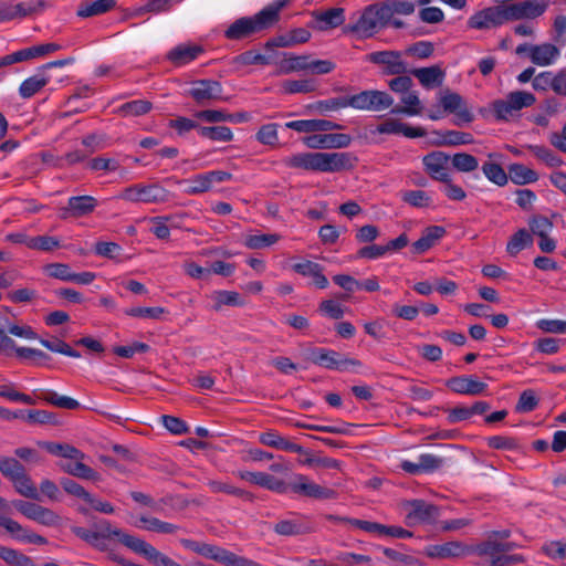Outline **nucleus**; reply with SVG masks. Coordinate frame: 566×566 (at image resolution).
Instances as JSON below:
<instances>
[{
	"instance_id": "nucleus-19",
	"label": "nucleus",
	"mask_w": 566,
	"mask_h": 566,
	"mask_svg": "<svg viewBox=\"0 0 566 566\" xmlns=\"http://www.w3.org/2000/svg\"><path fill=\"white\" fill-rule=\"evenodd\" d=\"M282 67L285 71H332L336 67L328 60H314L310 56H294L287 53L283 54Z\"/></svg>"
},
{
	"instance_id": "nucleus-43",
	"label": "nucleus",
	"mask_w": 566,
	"mask_h": 566,
	"mask_svg": "<svg viewBox=\"0 0 566 566\" xmlns=\"http://www.w3.org/2000/svg\"><path fill=\"white\" fill-rule=\"evenodd\" d=\"M273 531L283 536H296L310 532V527L298 520H282L274 524Z\"/></svg>"
},
{
	"instance_id": "nucleus-28",
	"label": "nucleus",
	"mask_w": 566,
	"mask_h": 566,
	"mask_svg": "<svg viewBox=\"0 0 566 566\" xmlns=\"http://www.w3.org/2000/svg\"><path fill=\"white\" fill-rule=\"evenodd\" d=\"M109 527L112 531H116L117 528H112L108 522L104 523L103 532L92 531L81 526H73L71 528L72 533L86 542L87 544L98 548L99 551L106 549V538L113 536L109 534L107 530ZM114 537H116L114 535Z\"/></svg>"
},
{
	"instance_id": "nucleus-31",
	"label": "nucleus",
	"mask_w": 566,
	"mask_h": 566,
	"mask_svg": "<svg viewBox=\"0 0 566 566\" xmlns=\"http://www.w3.org/2000/svg\"><path fill=\"white\" fill-rule=\"evenodd\" d=\"M286 128L296 130L298 133H316L339 129L340 126L334 122L326 119H300L292 120L285 124Z\"/></svg>"
},
{
	"instance_id": "nucleus-15",
	"label": "nucleus",
	"mask_w": 566,
	"mask_h": 566,
	"mask_svg": "<svg viewBox=\"0 0 566 566\" xmlns=\"http://www.w3.org/2000/svg\"><path fill=\"white\" fill-rule=\"evenodd\" d=\"M407 511L406 523L409 526L432 523L439 515V507L423 500H411L403 504Z\"/></svg>"
},
{
	"instance_id": "nucleus-53",
	"label": "nucleus",
	"mask_w": 566,
	"mask_h": 566,
	"mask_svg": "<svg viewBox=\"0 0 566 566\" xmlns=\"http://www.w3.org/2000/svg\"><path fill=\"white\" fill-rule=\"evenodd\" d=\"M484 176L491 182L502 187L507 184V175L505 170L496 163L486 161L482 166Z\"/></svg>"
},
{
	"instance_id": "nucleus-38",
	"label": "nucleus",
	"mask_w": 566,
	"mask_h": 566,
	"mask_svg": "<svg viewBox=\"0 0 566 566\" xmlns=\"http://www.w3.org/2000/svg\"><path fill=\"white\" fill-rule=\"evenodd\" d=\"M135 525L145 531L159 534H175L179 530V527L172 523L164 522L157 517L146 515H140Z\"/></svg>"
},
{
	"instance_id": "nucleus-23",
	"label": "nucleus",
	"mask_w": 566,
	"mask_h": 566,
	"mask_svg": "<svg viewBox=\"0 0 566 566\" xmlns=\"http://www.w3.org/2000/svg\"><path fill=\"white\" fill-rule=\"evenodd\" d=\"M447 386L457 394L470 396L481 395L488 388V385L475 376L452 377L447 380Z\"/></svg>"
},
{
	"instance_id": "nucleus-37",
	"label": "nucleus",
	"mask_w": 566,
	"mask_h": 566,
	"mask_svg": "<svg viewBox=\"0 0 566 566\" xmlns=\"http://www.w3.org/2000/svg\"><path fill=\"white\" fill-rule=\"evenodd\" d=\"M261 443L275 448L279 450H284L289 452L303 453L304 449L302 446L291 442L286 438L280 436L275 431H266L260 434Z\"/></svg>"
},
{
	"instance_id": "nucleus-12",
	"label": "nucleus",
	"mask_w": 566,
	"mask_h": 566,
	"mask_svg": "<svg viewBox=\"0 0 566 566\" xmlns=\"http://www.w3.org/2000/svg\"><path fill=\"white\" fill-rule=\"evenodd\" d=\"M287 485V491L316 500L335 497V491L313 482L304 474H294Z\"/></svg>"
},
{
	"instance_id": "nucleus-22",
	"label": "nucleus",
	"mask_w": 566,
	"mask_h": 566,
	"mask_svg": "<svg viewBox=\"0 0 566 566\" xmlns=\"http://www.w3.org/2000/svg\"><path fill=\"white\" fill-rule=\"evenodd\" d=\"M188 95L191 96L198 104L203 105L221 96V86L216 81H195L191 83Z\"/></svg>"
},
{
	"instance_id": "nucleus-47",
	"label": "nucleus",
	"mask_w": 566,
	"mask_h": 566,
	"mask_svg": "<svg viewBox=\"0 0 566 566\" xmlns=\"http://www.w3.org/2000/svg\"><path fill=\"white\" fill-rule=\"evenodd\" d=\"M532 243L533 238L531 233L525 229H520L509 240L506 244V252L514 256L525 248L532 245Z\"/></svg>"
},
{
	"instance_id": "nucleus-33",
	"label": "nucleus",
	"mask_w": 566,
	"mask_h": 566,
	"mask_svg": "<svg viewBox=\"0 0 566 566\" xmlns=\"http://www.w3.org/2000/svg\"><path fill=\"white\" fill-rule=\"evenodd\" d=\"M292 269L303 276L312 277L313 284L319 289H326L328 286V280L323 274V269L318 263L312 261H303L295 263Z\"/></svg>"
},
{
	"instance_id": "nucleus-18",
	"label": "nucleus",
	"mask_w": 566,
	"mask_h": 566,
	"mask_svg": "<svg viewBox=\"0 0 566 566\" xmlns=\"http://www.w3.org/2000/svg\"><path fill=\"white\" fill-rule=\"evenodd\" d=\"M206 52L205 48L193 42H185L174 46L166 54V60L175 67H182L199 59Z\"/></svg>"
},
{
	"instance_id": "nucleus-35",
	"label": "nucleus",
	"mask_w": 566,
	"mask_h": 566,
	"mask_svg": "<svg viewBox=\"0 0 566 566\" xmlns=\"http://www.w3.org/2000/svg\"><path fill=\"white\" fill-rule=\"evenodd\" d=\"M464 553L465 547L460 542H448L439 545H429L424 549V554L431 558L458 557Z\"/></svg>"
},
{
	"instance_id": "nucleus-24",
	"label": "nucleus",
	"mask_w": 566,
	"mask_h": 566,
	"mask_svg": "<svg viewBox=\"0 0 566 566\" xmlns=\"http://www.w3.org/2000/svg\"><path fill=\"white\" fill-rule=\"evenodd\" d=\"M375 133L387 135H403L408 138L423 137L427 134L426 130L421 127H411L394 118H388L379 124L376 127Z\"/></svg>"
},
{
	"instance_id": "nucleus-39",
	"label": "nucleus",
	"mask_w": 566,
	"mask_h": 566,
	"mask_svg": "<svg viewBox=\"0 0 566 566\" xmlns=\"http://www.w3.org/2000/svg\"><path fill=\"white\" fill-rule=\"evenodd\" d=\"M400 101L403 104L401 107H395L391 109L392 114H405L408 116L419 115L422 111L421 101L415 91H407L400 95Z\"/></svg>"
},
{
	"instance_id": "nucleus-49",
	"label": "nucleus",
	"mask_w": 566,
	"mask_h": 566,
	"mask_svg": "<svg viewBox=\"0 0 566 566\" xmlns=\"http://www.w3.org/2000/svg\"><path fill=\"white\" fill-rule=\"evenodd\" d=\"M0 558L9 566H36L29 556L2 545H0Z\"/></svg>"
},
{
	"instance_id": "nucleus-57",
	"label": "nucleus",
	"mask_w": 566,
	"mask_h": 566,
	"mask_svg": "<svg viewBox=\"0 0 566 566\" xmlns=\"http://www.w3.org/2000/svg\"><path fill=\"white\" fill-rule=\"evenodd\" d=\"M166 313V310L160 306L154 307H130L125 310V314L132 317L146 318V319H161V316Z\"/></svg>"
},
{
	"instance_id": "nucleus-9",
	"label": "nucleus",
	"mask_w": 566,
	"mask_h": 566,
	"mask_svg": "<svg viewBox=\"0 0 566 566\" xmlns=\"http://www.w3.org/2000/svg\"><path fill=\"white\" fill-rule=\"evenodd\" d=\"M13 507L27 518L46 527H55L61 524V516L53 510L40 504L15 500Z\"/></svg>"
},
{
	"instance_id": "nucleus-20",
	"label": "nucleus",
	"mask_w": 566,
	"mask_h": 566,
	"mask_svg": "<svg viewBox=\"0 0 566 566\" xmlns=\"http://www.w3.org/2000/svg\"><path fill=\"white\" fill-rule=\"evenodd\" d=\"M0 526L6 528L17 541L35 545H45L48 543L46 538L42 535L34 533L30 528L22 526L17 521L2 514H0Z\"/></svg>"
},
{
	"instance_id": "nucleus-55",
	"label": "nucleus",
	"mask_w": 566,
	"mask_h": 566,
	"mask_svg": "<svg viewBox=\"0 0 566 566\" xmlns=\"http://www.w3.org/2000/svg\"><path fill=\"white\" fill-rule=\"evenodd\" d=\"M25 245L29 249L50 252L60 247V241L54 237L39 235L27 238Z\"/></svg>"
},
{
	"instance_id": "nucleus-52",
	"label": "nucleus",
	"mask_w": 566,
	"mask_h": 566,
	"mask_svg": "<svg viewBox=\"0 0 566 566\" xmlns=\"http://www.w3.org/2000/svg\"><path fill=\"white\" fill-rule=\"evenodd\" d=\"M25 472V468L22 463L13 457H1L0 458V473L8 480H12L15 476Z\"/></svg>"
},
{
	"instance_id": "nucleus-32",
	"label": "nucleus",
	"mask_w": 566,
	"mask_h": 566,
	"mask_svg": "<svg viewBox=\"0 0 566 566\" xmlns=\"http://www.w3.org/2000/svg\"><path fill=\"white\" fill-rule=\"evenodd\" d=\"M117 0H83L76 10L80 18H91L104 14L113 10Z\"/></svg>"
},
{
	"instance_id": "nucleus-59",
	"label": "nucleus",
	"mask_w": 566,
	"mask_h": 566,
	"mask_svg": "<svg viewBox=\"0 0 566 566\" xmlns=\"http://www.w3.org/2000/svg\"><path fill=\"white\" fill-rule=\"evenodd\" d=\"M401 199L406 203L416 208H426L432 202L431 197L423 190L405 191L401 193Z\"/></svg>"
},
{
	"instance_id": "nucleus-40",
	"label": "nucleus",
	"mask_w": 566,
	"mask_h": 566,
	"mask_svg": "<svg viewBox=\"0 0 566 566\" xmlns=\"http://www.w3.org/2000/svg\"><path fill=\"white\" fill-rule=\"evenodd\" d=\"M181 544L192 551L193 553H197L206 558L212 559L218 563L220 554L222 553V547L211 545L208 543L197 542L192 539H182Z\"/></svg>"
},
{
	"instance_id": "nucleus-34",
	"label": "nucleus",
	"mask_w": 566,
	"mask_h": 566,
	"mask_svg": "<svg viewBox=\"0 0 566 566\" xmlns=\"http://www.w3.org/2000/svg\"><path fill=\"white\" fill-rule=\"evenodd\" d=\"M446 233L444 228L432 226L427 228L422 235L412 243V252L422 254L431 249Z\"/></svg>"
},
{
	"instance_id": "nucleus-45",
	"label": "nucleus",
	"mask_w": 566,
	"mask_h": 566,
	"mask_svg": "<svg viewBox=\"0 0 566 566\" xmlns=\"http://www.w3.org/2000/svg\"><path fill=\"white\" fill-rule=\"evenodd\" d=\"M213 301V310L220 311L222 306H243L244 302L240 294L234 291H216L211 294Z\"/></svg>"
},
{
	"instance_id": "nucleus-4",
	"label": "nucleus",
	"mask_w": 566,
	"mask_h": 566,
	"mask_svg": "<svg viewBox=\"0 0 566 566\" xmlns=\"http://www.w3.org/2000/svg\"><path fill=\"white\" fill-rule=\"evenodd\" d=\"M170 192L158 184H135L125 189L119 198L134 203H164L169 200Z\"/></svg>"
},
{
	"instance_id": "nucleus-8",
	"label": "nucleus",
	"mask_w": 566,
	"mask_h": 566,
	"mask_svg": "<svg viewBox=\"0 0 566 566\" xmlns=\"http://www.w3.org/2000/svg\"><path fill=\"white\" fill-rule=\"evenodd\" d=\"M515 547L514 543L499 542L493 537H489L480 544L470 548L472 554L481 558V562L489 566H502L504 553L511 552Z\"/></svg>"
},
{
	"instance_id": "nucleus-26",
	"label": "nucleus",
	"mask_w": 566,
	"mask_h": 566,
	"mask_svg": "<svg viewBox=\"0 0 566 566\" xmlns=\"http://www.w3.org/2000/svg\"><path fill=\"white\" fill-rule=\"evenodd\" d=\"M345 22L343 8H331L322 12L313 13V28L318 31H328L342 25Z\"/></svg>"
},
{
	"instance_id": "nucleus-62",
	"label": "nucleus",
	"mask_w": 566,
	"mask_h": 566,
	"mask_svg": "<svg viewBox=\"0 0 566 566\" xmlns=\"http://www.w3.org/2000/svg\"><path fill=\"white\" fill-rule=\"evenodd\" d=\"M528 148L536 158H538L549 167H558L563 163V160L547 147L532 145Z\"/></svg>"
},
{
	"instance_id": "nucleus-17",
	"label": "nucleus",
	"mask_w": 566,
	"mask_h": 566,
	"mask_svg": "<svg viewBox=\"0 0 566 566\" xmlns=\"http://www.w3.org/2000/svg\"><path fill=\"white\" fill-rule=\"evenodd\" d=\"M60 45L56 43H43L33 45L30 48H24L11 54L4 55L0 57V69L9 66L13 63H19L23 61H29L32 59H38L44 56L49 53L55 52L60 50Z\"/></svg>"
},
{
	"instance_id": "nucleus-16",
	"label": "nucleus",
	"mask_w": 566,
	"mask_h": 566,
	"mask_svg": "<svg viewBox=\"0 0 566 566\" xmlns=\"http://www.w3.org/2000/svg\"><path fill=\"white\" fill-rule=\"evenodd\" d=\"M422 164L426 172L433 179L440 182L448 181L451 177L449 165L450 156L443 151L436 150L427 154L422 158Z\"/></svg>"
},
{
	"instance_id": "nucleus-1",
	"label": "nucleus",
	"mask_w": 566,
	"mask_h": 566,
	"mask_svg": "<svg viewBox=\"0 0 566 566\" xmlns=\"http://www.w3.org/2000/svg\"><path fill=\"white\" fill-rule=\"evenodd\" d=\"M293 0H273L253 15L242 17L233 21L223 35L230 41H241L273 28L281 18V11Z\"/></svg>"
},
{
	"instance_id": "nucleus-5",
	"label": "nucleus",
	"mask_w": 566,
	"mask_h": 566,
	"mask_svg": "<svg viewBox=\"0 0 566 566\" xmlns=\"http://www.w3.org/2000/svg\"><path fill=\"white\" fill-rule=\"evenodd\" d=\"M515 54L528 59L537 66L545 67L553 65L558 60L560 51L552 43H522L516 46Z\"/></svg>"
},
{
	"instance_id": "nucleus-46",
	"label": "nucleus",
	"mask_w": 566,
	"mask_h": 566,
	"mask_svg": "<svg viewBox=\"0 0 566 566\" xmlns=\"http://www.w3.org/2000/svg\"><path fill=\"white\" fill-rule=\"evenodd\" d=\"M452 168L459 172H472L479 168V160L471 154L457 153L450 157Z\"/></svg>"
},
{
	"instance_id": "nucleus-44",
	"label": "nucleus",
	"mask_w": 566,
	"mask_h": 566,
	"mask_svg": "<svg viewBox=\"0 0 566 566\" xmlns=\"http://www.w3.org/2000/svg\"><path fill=\"white\" fill-rule=\"evenodd\" d=\"M14 490L22 496L39 500V492L27 471L11 480Z\"/></svg>"
},
{
	"instance_id": "nucleus-30",
	"label": "nucleus",
	"mask_w": 566,
	"mask_h": 566,
	"mask_svg": "<svg viewBox=\"0 0 566 566\" xmlns=\"http://www.w3.org/2000/svg\"><path fill=\"white\" fill-rule=\"evenodd\" d=\"M85 458H70L69 462L60 464L63 472L78 479L90 480L94 482L101 481V475L91 467L86 465L83 460Z\"/></svg>"
},
{
	"instance_id": "nucleus-25",
	"label": "nucleus",
	"mask_w": 566,
	"mask_h": 566,
	"mask_svg": "<svg viewBox=\"0 0 566 566\" xmlns=\"http://www.w3.org/2000/svg\"><path fill=\"white\" fill-rule=\"evenodd\" d=\"M97 206V200L92 196H75L67 200V207L62 210V218H81L90 214Z\"/></svg>"
},
{
	"instance_id": "nucleus-41",
	"label": "nucleus",
	"mask_w": 566,
	"mask_h": 566,
	"mask_svg": "<svg viewBox=\"0 0 566 566\" xmlns=\"http://www.w3.org/2000/svg\"><path fill=\"white\" fill-rule=\"evenodd\" d=\"M509 176L515 185H527L538 180V174L522 164H512L509 167Z\"/></svg>"
},
{
	"instance_id": "nucleus-13",
	"label": "nucleus",
	"mask_w": 566,
	"mask_h": 566,
	"mask_svg": "<svg viewBox=\"0 0 566 566\" xmlns=\"http://www.w3.org/2000/svg\"><path fill=\"white\" fill-rule=\"evenodd\" d=\"M48 4L46 0H29L14 6H7L4 0H1L0 23L41 14L48 8Z\"/></svg>"
},
{
	"instance_id": "nucleus-60",
	"label": "nucleus",
	"mask_w": 566,
	"mask_h": 566,
	"mask_svg": "<svg viewBox=\"0 0 566 566\" xmlns=\"http://www.w3.org/2000/svg\"><path fill=\"white\" fill-rule=\"evenodd\" d=\"M151 109V103L144 99H136L123 104L118 108V113L125 116H140L148 113Z\"/></svg>"
},
{
	"instance_id": "nucleus-10",
	"label": "nucleus",
	"mask_w": 566,
	"mask_h": 566,
	"mask_svg": "<svg viewBox=\"0 0 566 566\" xmlns=\"http://www.w3.org/2000/svg\"><path fill=\"white\" fill-rule=\"evenodd\" d=\"M348 104L356 109L379 112L390 107L394 99L381 91H364L348 97Z\"/></svg>"
},
{
	"instance_id": "nucleus-51",
	"label": "nucleus",
	"mask_w": 566,
	"mask_h": 566,
	"mask_svg": "<svg viewBox=\"0 0 566 566\" xmlns=\"http://www.w3.org/2000/svg\"><path fill=\"white\" fill-rule=\"evenodd\" d=\"M208 486L214 493L222 492V493H226L229 495H234V496L244 499L247 501L253 500V495L250 492L242 490L240 488H237L228 482L210 480L208 482Z\"/></svg>"
},
{
	"instance_id": "nucleus-11",
	"label": "nucleus",
	"mask_w": 566,
	"mask_h": 566,
	"mask_svg": "<svg viewBox=\"0 0 566 566\" xmlns=\"http://www.w3.org/2000/svg\"><path fill=\"white\" fill-rule=\"evenodd\" d=\"M549 4L551 0H525L505 4L509 22L539 18Z\"/></svg>"
},
{
	"instance_id": "nucleus-63",
	"label": "nucleus",
	"mask_w": 566,
	"mask_h": 566,
	"mask_svg": "<svg viewBox=\"0 0 566 566\" xmlns=\"http://www.w3.org/2000/svg\"><path fill=\"white\" fill-rule=\"evenodd\" d=\"M506 97L512 104L513 111L516 113L525 107L532 106L535 102V97L532 93L523 91L512 92Z\"/></svg>"
},
{
	"instance_id": "nucleus-54",
	"label": "nucleus",
	"mask_w": 566,
	"mask_h": 566,
	"mask_svg": "<svg viewBox=\"0 0 566 566\" xmlns=\"http://www.w3.org/2000/svg\"><path fill=\"white\" fill-rule=\"evenodd\" d=\"M280 235L276 233L251 234L244 238V244L249 249H263L276 243Z\"/></svg>"
},
{
	"instance_id": "nucleus-14",
	"label": "nucleus",
	"mask_w": 566,
	"mask_h": 566,
	"mask_svg": "<svg viewBox=\"0 0 566 566\" xmlns=\"http://www.w3.org/2000/svg\"><path fill=\"white\" fill-rule=\"evenodd\" d=\"M265 51L271 53H261L256 50H250L232 57L231 60H213L209 63V65H217L219 67H242L249 65L268 66L271 65L272 61L275 59V55L273 53V49Z\"/></svg>"
},
{
	"instance_id": "nucleus-58",
	"label": "nucleus",
	"mask_w": 566,
	"mask_h": 566,
	"mask_svg": "<svg viewBox=\"0 0 566 566\" xmlns=\"http://www.w3.org/2000/svg\"><path fill=\"white\" fill-rule=\"evenodd\" d=\"M329 520H333L335 522L339 523H346L354 527H357L361 531H365L367 533L377 534L380 536V530L381 524L377 522H370V521H364V520H357V518H347V517H337V516H329Z\"/></svg>"
},
{
	"instance_id": "nucleus-7",
	"label": "nucleus",
	"mask_w": 566,
	"mask_h": 566,
	"mask_svg": "<svg viewBox=\"0 0 566 566\" xmlns=\"http://www.w3.org/2000/svg\"><path fill=\"white\" fill-rule=\"evenodd\" d=\"M308 359L321 367L346 371L350 367H360L361 363L354 358L345 357L335 350L326 348H313L308 353Z\"/></svg>"
},
{
	"instance_id": "nucleus-42",
	"label": "nucleus",
	"mask_w": 566,
	"mask_h": 566,
	"mask_svg": "<svg viewBox=\"0 0 566 566\" xmlns=\"http://www.w3.org/2000/svg\"><path fill=\"white\" fill-rule=\"evenodd\" d=\"M185 182L188 185L187 188L185 189V192L190 196L207 192L213 186L210 171L196 175L190 179L186 180Z\"/></svg>"
},
{
	"instance_id": "nucleus-21",
	"label": "nucleus",
	"mask_w": 566,
	"mask_h": 566,
	"mask_svg": "<svg viewBox=\"0 0 566 566\" xmlns=\"http://www.w3.org/2000/svg\"><path fill=\"white\" fill-rule=\"evenodd\" d=\"M237 475L241 480L248 481L252 484L260 485L276 493L283 494L287 492V485L284 481L279 480L273 475H270L264 472H251L241 470L237 472Z\"/></svg>"
},
{
	"instance_id": "nucleus-61",
	"label": "nucleus",
	"mask_w": 566,
	"mask_h": 566,
	"mask_svg": "<svg viewBox=\"0 0 566 566\" xmlns=\"http://www.w3.org/2000/svg\"><path fill=\"white\" fill-rule=\"evenodd\" d=\"M218 563L223 564L226 566H262L252 559L239 556L223 547Z\"/></svg>"
},
{
	"instance_id": "nucleus-6",
	"label": "nucleus",
	"mask_w": 566,
	"mask_h": 566,
	"mask_svg": "<svg viewBox=\"0 0 566 566\" xmlns=\"http://www.w3.org/2000/svg\"><path fill=\"white\" fill-rule=\"evenodd\" d=\"M509 22L505 4H497L476 11L468 19V28L473 30L496 29Z\"/></svg>"
},
{
	"instance_id": "nucleus-2",
	"label": "nucleus",
	"mask_w": 566,
	"mask_h": 566,
	"mask_svg": "<svg viewBox=\"0 0 566 566\" xmlns=\"http://www.w3.org/2000/svg\"><path fill=\"white\" fill-rule=\"evenodd\" d=\"M355 163L356 159L348 153H300L284 159L290 168L319 172L350 170Z\"/></svg>"
},
{
	"instance_id": "nucleus-36",
	"label": "nucleus",
	"mask_w": 566,
	"mask_h": 566,
	"mask_svg": "<svg viewBox=\"0 0 566 566\" xmlns=\"http://www.w3.org/2000/svg\"><path fill=\"white\" fill-rule=\"evenodd\" d=\"M281 90L287 94L310 93L318 87V81L308 74L297 80H285L280 84Z\"/></svg>"
},
{
	"instance_id": "nucleus-50",
	"label": "nucleus",
	"mask_w": 566,
	"mask_h": 566,
	"mask_svg": "<svg viewBox=\"0 0 566 566\" xmlns=\"http://www.w3.org/2000/svg\"><path fill=\"white\" fill-rule=\"evenodd\" d=\"M42 446L51 454L62 457L67 460L70 458H85V454L81 450L67 443L44 442Z\"/></svg>"
},
{
	"instance_id": "nucleus-56",
	"label": "nucleus",
	"mask_w": 566,
	"mask_h": 566,
	"mask_svg": "<svg viewBox=\"0 0 566 566\" xmlns=\"http://www.w3.org/2000/svg\"><path fill=\"white\" fill-rule=\"evenodd\" d=\"M48 403L55 407L74 410L80 407V402L71 397L59 395L53 390L46 391L42 397Z\"/></svg>"
},
{
	"instance_id": "nucleus-27",
	"label": "nucleus",
	"mask_w": 566,
	"mask_h": 566,
	"mask_svg": "<svg viewBox=\"0 0 566 566\" xmlns=\"http://www.w3.org/2000/svg\"><path fill=\"white\" fill-rule=\"evenodd\" d=\"M363 60L365 62H371L380 67H385V71H406V66L401 61V55L396 51H378L366 54Z\"/></svg>"
},
{
	"instance_id": "nucleus-3",
	"label": "nucleus",
	"mask_w": 566,
	"mask_h": 566,
	"mask_svg": "<svg viewBox=\"0 0 566 566\" xmlns=\"http://www.w3.org/2000/svg\"><path fill=\"white\" fill-rule=\"evenodd\" d=\"M388 13L381 3L370 4L365 8L356 22L345 27V32L355 33L360 39L370 38L388 24Z\"/></svg>"
},
{
	"instance_id": "nucleus-29",
	"label": "nucleus",
	"mask_w": 566,
	"mask_h": 566,
	"mask_svg": "<svg viewBox=\"0 0 566 566\" xmlns=\"http://www.w3.org/2000/svg\"><path fill=\"white\" fill-rule=\"evenodd\" d=\"M311 33L304 28L294 29L285 34H281L269 40L264 50H272V48H290L295 44L305 43L310 40Z\"/></svg>"
},
{
	"instance_id": "nucleus-64",
	"label": "nucleus",
	"mask_w": 566,
	"mask_h": 566,
	"mask_svg": "<svg viewBox=\"0 0 566 566\" xmlns=\"http://www.w3.org/2000/svg\"><path fill=\"white\" fill-rule=\"evenodd\" d=\"M530 229L537 237L549 234L553 229V222L545 216H534L528 221Z\"/></svg>"
},
{
	"instance_id": "nucleus-48",
	"label": "nucleus",
	"mask_w": 566,
	"mask_h": 566,
	"mask_svg": "<svg viewBox=\"0 0 566 566\" xmlns=\"http://www.w3.org/2000/svg\"><path fill=\"white\" fill-rule=\"evenodd\" d=\"M48 78L43 73H35L22 82L19 88L20 96L22 98H30L36 94L45 84Z\"/></svg>"
}]
</instances>
